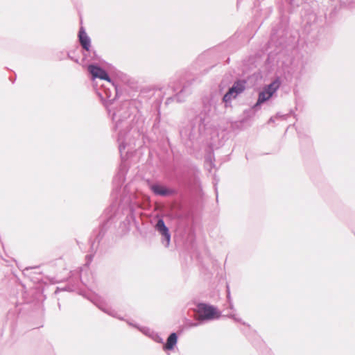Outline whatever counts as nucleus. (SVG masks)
<instances>
[{
	"label": "nucleus",
	"instance_id": "f257e3e1",
	"mask_svg": "<svg viewBox=\"0 0 355 355\" xmlns=\"http://www.w3.org/2000/svg\"><path fill=\"white\" fill-rule=\"evenodd\" d=\"M281 85L279 78H276L270 85L263 87L259 92L257 105H260L269 100L272 95L277 91Z\"/></svg>",
	"mask_w": 355,
	"mask_h": 355
},
{
	"label": "nucleus",
	"instance_id": "f03ea898",
	"mask_svg": "<svg viewBox=\"0 0 355 355\" xmlns=\"http://www.w3.org/2000/svg\"><path fill=\"white\" fill-rule=\"evenodd\" d=\"M198 309L199 317L203 320H214L220 316V313L213 306L200 304Z\"/></svg>",
	"mask_w": 355,
	"mask_h": 355
},
{
	"label": "nucleus",
	"instance_id": "7ed1b4c3",
	"mask_svg": "<svg viewBox=\"0 0 355 355\" xmlns=\"http://www.w3.org/2000/svg\"><path fill=\"white\" fill-rule=\"evenodd\" d=\"M244 89L245 85L243 82H236L229 89L228 92L224 96L223 101L225 102L230 101L232 98H235L239 94L243 92Z\"/></svg>",
	"mask_w": 355,
	"mask_h": 355
},
{
	"label": "nucleus",
	"instance_id": "20e7f679",
	"mask_svg": "<svg viewBox=\"0 0 355 355\" xmlns=\"http://www.w3.org/2000/svg\"><path fill=\"white\" fill-rule=\"evenodd\" d=\"M88 70L90 72V73L92 75L94 78H100L101 80H105L107 81H110V79L107 75V73L102 69L101 68L94 66V65H89L88 67Z\"/></svg>",
	"mask_w": 355,
	"mask_h": 355
},
{
	"label": "nucleus",
	"instance_id": "39448f33",
	"mask_svg": "<svg viewBox=\"0 0 355 355\" xmlns=\"http://www.w3.org/2000/svg\"><path fill=\"white\" fill-rule=\"evenodd\" d=\"M155 228L163 236H164L166 241V245H168L171 241V234L168 227L165 225L162 219H159L157 221Z\"/></svg>",
	"mask_w": 355,
	"mask_h": 355
},
{
	"label": "nucleus",
	"instance_id": "423d86ee",
	"mask_svg": "<svg viewBox=\"0 0 355 355\" xmlns=\"http://www.w3.org/2000/svg\"><path fill=\"white\" fill-rule=\"evenodd\" d=\"M150 189L154 193L159 196H168L172 193V191L167 189L166 187L160 184H153L150 186Z\"/></svg>",
	"mask_w": 355,
	"mask_h": 355
},
{
	"label": "nucleus",
	"instance_id": "0eeeda50",
	"mask_svg": "<svg viewBox=\"0 0 355 355\" xmlns=\"http://www.w3.org/2000/svg\"><path fill=\"white\" fill-rule=\"evenodd\" d=\"M78 37L83 48L87 51H89L90 47V40L87 35V33L83 29H80L79 31Z\"/></svg>",
	"mask_w": 355,
	"mask_h": 355
},
{
	"label": "nucleus",
	"instance_id": "6e6552de",
	"mask_svg": "<svg viewBox=\"0 0 355 355\" xmlns=\"http://www.w3.org/2000/svg\"><path fill=\"white\" fill-rule=\"evenodd\" d=\"M177 335L175 333H172L168 338L166 343L164 345V349H172L177 343Z\"/></svg>",
	"mask_w": 355,
	"mask_h": 355
}]
</instances>
